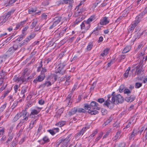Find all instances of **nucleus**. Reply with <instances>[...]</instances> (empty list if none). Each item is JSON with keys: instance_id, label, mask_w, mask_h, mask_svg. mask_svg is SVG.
<instances>
[{"instance_id": "1", "label": "nucleus", "mask_w": 147, "mask_h": 147, "mask_svg": "<svg viewBox=\"0 0 147 147\" xmlns=\"http://www.w3.org/2000/svg\"><path fill=\"white\" fill-rule=\"evenodd\" d=\"M114 93L113 92L111 95H107V99L103 104L104 106H106L110 109L113 108L114 104L122 103L123 101V98L122 96L119 94L115 96L113 95Z\"/></svg>"}, {"instance_id": "2", "label": "nucleus", "mask_w": 147, "mask_h": 147, "mask_svg": "<svg viewBox=\"0 0 147 147\" xmlns=\"http://www.w3.org/2000/svg\"><path fill=\"white\" fill-rule=\"evenodd\" d=\"M70 136H68L66 138H60L58 142L57 143L56 146H58L61 144H63L61 147H64V145L65 146L70 141Z\"/></svg>"}, {"instance_id": "3", "label": "nucleus", "mask_w": 147, "mask_h": 147, "mask_svg": "<svg viewBox=\"0 0 147 147\" xmlns=\"http://www.w3.org/2000/svg\"><path fill=\"white\" fill-rule=\"evenodd\" d=\"M58 2L59 3V5L64 4H69V9L71 10L72 7V4L74 3V1L73 0H62L59 1Z\"/></svg>"}, {"instance_id": "4", "label": "nucleus", "mask_w": 147, "mask_h": 147, "mask_svg": "<svg viewBox=\"0 0 147 147\" xmlns=\"http://www.w3.org/2000/svg\"><path fill=\"white\" fill-rule=\"evenodd\" d=\"M36 109H34L31 111V113L29 115L31 118L34 117L35 115L38 114L40 112L42 108L38 107H35Z\"/></svg>"}, {"instance_id": "5", "label": "nucleus", "mask_w": 147, "mask_h": 147, "mask_svg": "<svg viewBox=\"0 0 147 147\" xmlns=\"http://www.w3.org/2000/svg\"><path fill=\"white\" fill-rule=\"evenodd\" d=\"M90 24H89L86 21H84L80 25L82 30H84V31H87L90 27Z\"/></svg>"}, {"instance_id": "6", "label": "nucleus", "mask_w": 147, "mask_h": 147, "mask_svg": "<svg viewBox=\"0 0 147 147\" xmlns=\"http://www.w3.org/2000/svg\"><path fill=\"white\" fill-rule=\"evenodd\" d=\"M15 11V10L14 9H12L10 11L7 12L6 13H5L4 14L2 17L3 18V21H4V22L7 21L8 19L9 18L11 14L14 13Z\"/></svg>"}, {"instance_id": "7", "label": "nucleus", "mask_w": 147, "mask_h": 147, "mask_svg": "<svg viewBox=\"0 0 147 147\" xmlns=\"http://www.w3.org/2000/svg\"><path fill=\"white\" fill-rule=\"evenodd\" d=\"M35 36V34L34 33L31 34L29 36L26 37L25 39L23 41V42L22 44H20V45L23 46L25 45H26L27 43L29 42L31 40L33 39Z\"/></svg>"}, {"instance_id": "8", "label": "nucleus", "mask_w": 147, "mask_h": 147, "mask_svg": "<svg viewBox=\"0 0 147 147\" xmlns=\"http://www.w3.org/2000/svg\"><path fill=\"white\" fill-rule=\"evenodd\" d=\"M89 127L88 126H86L83 128L79 131L78 133H77L75 135V138L77 139L81 135H83L84 133L86 131L89 129Z\"/></svg>"}, {"instance_id": "9", "label": "nucleus", "mask_w": 147, "mask_h": 147, "mask_svg": "<svg viewBox=\"0 0 147 147\" xmlns=\"http://www.w3.org/2000/svg\"><path fill=\"white\" fill-rule=\"evenodd\" d=\"M89 127L88 126H86L83 128L79 131L78 133H77L75 135V138L77 139L81 135H83L84 133L86 131L89 129Z\"/></svg>"}, {"instance_id": "10", "label": "nucleus", "mask_w": 147, "mask_h": 147, "mask_svg": "<svg viewBox=\"0 0 147 147\" xmlns=\"http://www.w3.org/2000/svg\"><path fill=\"white\" fill-rule=\"evenodd\" d=\"M45 76H44L40 74L33 80V82L36 84L38 82H42L45 79Z\"/></svg>"}, {"instance_id": "11", "label": "nucleus", "mask_w": 147, "mask_h": 147, "mask_svg": "<svg viewBox=\"0 0 147 147\" xmlns=\"http://www.w3.org/2000/svg\"><path fill=\"white\" fill-rule=\"evenodd\" d=\"M57 75L56 74H52L49 76L48 78V80L53 84L57 80Z\"/></svg>"}, {"instance_id": "12", "label": "nucleus", "mask_w": 147, "mask_h": 147, "mask_svg": "<svg viewBox=\"0 0 147 147\" xmlns=\"http://www.w3.org/2000/svg\"><path fill=\"white\" fill-rule=\"evenodd\" d=\"M98 104L95 101H92L90 104V109L93 110H99L100 108L98 107Z\"/></svg>"}, {"instance_id": "13", "label": "nucleus", "mask_w": 147, "mask_h": 147, "mask_svg": "<svg viewBox=\"0 0 147 147\" xmlns=\"http://www.w3.org/2000/svg\"><path fill=\"white\" fill-rule=\"evenodd\" d=\"M135 69H136L135 73V75L136 74L138 75L140 74L142 70L140 64H138L136 65L135 66V67H134V68L131 70V72H133Z\"/></svg>"}, {"instance_id": "14", "label": "nucleus", "mask_w": 147, "mask_h": 147, "mask_svg": "<svg viewBox=\"0 0 147 147\" xmlns=\"http://www.w3.org/2000/svg\"><path fill=\"white\" fill-rule=\"evenodd\" d=\"M146 12L145 11H144L141 12L136 17V20L135 21L137 22H138V23L140 21L141 18L143 17V16L146 14Z\"/></svg>"}, {"instance_id": "15", "label": "nucleus", "mask_w": 147, "mask_h": 147, "mask_svg": "<svg viewBox=\"0 0 147 147\" xmlns=\"http://www.w3.org/2000/svg\"><path fill=\"white\" fill-rule=\"evenodd\" d=\"M27 87L26 86H23L22 88L21 93L19 96L20 98H25V93L27 92Z\"/></svg>"}, {"instance_id": "16", "label": "nucleus", "mask_w": 147, "mask_h": 147, "mask_svg": "<svg viewBox=\"0 0 147 147\" xmlns=\"http://www.w3.org/2000/svg\"><path fill=\"white\" fill-rule=\"evenodd\" d=\"M29 77H28L27 79H25L24 75H22L19 78L18 83H19L20 84H21L23 83H26Z\"/></svg>"}, {"instance_id": "17", "label": "nucleus", "mask_w": 147, "mask_h": 147, "mask_svg": "<svg viewBox=\"0 0 147 147\" xmlns=\"http://www.w3.org/2000/svg\"><path fill=\"white\" fill-rule=\"evenodd\" d=\"M109 22V20H108V18L105 17L100 20V24L101 25H106Z\"/></svg>"}, {"instance_id": "18", "label": "nucleus", "mask_w": 147, "mask_h": 147, "mask_svg": "<svg viewBox=\"0 0 147 147\" xmlns=\"http://www.w3.org/2000/svg\"><path fill=\"white\" fill-rule=\"evenodd\" d=\"M138 24V22H137L135 21L133 22L131 25L129 26V28L128 30V32H132L135 27Z\"/></svg>"}, {"instance_id": "19", "label": "nucleus", "mask_w": 147, "mask_h": 147, "mask_svg": "<svg viewBox=\"0 0 147 147\" xmlns=\"http://www.w3.org/2000/svg\"><path fill=\"white\" fill-rule=\"evenodd\" d=\"M77 10L76 11V15L77 16L81 15L83 12L84 11L85 9L84 8L79 7L78 8H77Z\"/></svg>"}, {"instance_id": "20", "label": "nucleus", "mask_w": 147, "mask_h": 147, "mask_svg": "<svg viewBox=\"0 0 147 147\" xmlns=\"http://www.w3.org/2000/svg\"><path fill=\"white\" fill-rule=\"evenodd\" d=\"M77 112V107H74L70 111L68 112V115L71 116L72 115H74Z\"/></svg>"}, {"instance_id": "21", "label": "nucleus", "mask_w": 147, "mask_h": 147, "mask_svg": "<svg viewBox=\"0 0 147 147\" xmlns=\"http://www.w3.org/2000/svg\"><path fill=\"white\" fill-rule=\"evenodd\" d=\"M135 98V97L134 96L131 95L129 97H126L125 98V100L127 102H131L134 100Z\"/></svg>"}, {"instance_id": "22", "label": "nucleus", "mask_w": 147, "mask_h": 147, "mask_svg": "<svg viewBox=\"0 0 147 147\" xmlns=\"http://www.w3.org/2000/svg\"><path fill=\"white\" fill-rule=\"evenodd\" d=\"M53 20L54 22L57 25L61 21L62 17L61 16L55 17Z\"/></svg>"}, {"instance_id": "23", "label": "nucleus", "mask_w": 147, "mask_h": 147, "mask_svg": "<svg viewBox=\"0 0 147 147\" xmlns=\"http://www.w3.org/2000/svg\"><path fill=\"white\" fill-rule=\"evenodd\" d=\"M21 113L22 114V117H23V119L26 121H27L28 119V113L26 112H24V113Z\"/></svg>"}, {"instance_id": "24", "label": "nucleus", "mask_w": 147, "mask_h": 147, "mask_svg": "<svg viewBox=\"0 0 147 147\" xmlns=\"http://www.w3.org/2000/svg\"><path fill=\"white\" fill-rule=\"evenodd\" d=\"M26 22V21H24L20 23H18L16 24V27L15 28V30H17L20 27H22V26L25 24Z\"/></svg>"}, {"instance_id": "25", "label": "nucleus", "mask_w": 147, "mask_h": 147, "mask_svg": "<svg viewBox=\"0 0 147 147\" xmlns=\"http://www.w3.org/2000/svg\"><path fill=\"white\" fill-rule=\"evenodd\" d=\"M15 51L11 47L9 48L8 51L6 52L7 56H10L12 55Z\"/></svg>"}, {"instance_id": "26", "label": "nucleus", "mask_w": 147, "mask_h": 147, "mask_svg": "<svg viewBox=\"0 0 147 147\" xmlns=\"http://www.w3.org/2000/svg\"><path fill=\"white\" fill-rule=\"evenodd\" d=\"M8 136H9V138L5 142V143L6 144H9V142H10L13 139L14 134H8Z\"/></svg>"}, {"instance_id": "27", "label": "nucleus", "mask_w": 147, "mask_h": 147, "mask_svg": "<svg viewBox=\"0 0 147 147\" xmlns=\"http://www.w3.org/2000/svg\"><path fill=\"white\" fill-rule=\"evenodd\" d=\"M131 49V46H126L122 51L123 53H125L128 52Z\"/></svg>"}, {"instance_id": "28", "label": "nucleus", "mask_w": 147, "mask_h": 147, "mask_svg": "<svg viewBox=\"0 0 147 147\" xmlns=\"http://www.w3.org/2000/svg\"><path fill=\"white\" fill-rule=\"evenodd\" d=\"M22 115L21 113H20L17 114L13 119V122H15L16 121L20 118L22 116Z\"/></svg>"}, {"instance_id": "29", "label": "nucleus", "mask_w": 147, "mask_h": 147, "mask_svg": "<svg viewBox=\"0 0 147 147\" xmlns=\"http://www.w3.org/2000/svg\"><path fill=\"white\" fill-rule=\"evenodd\" d=\"M38 22V20L37 19H34L32 20V23L30 26L31 29H33L34 28Z\"/></svg>"}, {"instance_id": "30", "label": "nucleus", "mask_w": 147, "mask_h": 147, "mask_svg": "<svg viewBox=\"0 0 147 147\" xmlns=\"http://www.w3.org/2000/svg\"><path fill=\"white\" fill-rule=\"evenodd\" d=\"M103 134V133L102 132H101L98 134V136L96 138L94 141V143L95 144L97 143L98 142L99 140L101 138Z\"/></svg>"}, {"instance_id": "31", "label": "nucleus", "mask_w": 147, "mask_h": 147, "mask_svg": "<svg viewBox=\"0 0 147 147\" xmlns=\"http://www.w3.org/2000/svg\"><path fill=\"white\" fill-rule=\"evenodd\" d=\"M23 42H22L21 43H19V44H15L13 45L12 47H11L12 48H13V49L15 51L19 47H21L22 46H20V44H22Z\"/></svg>"}, {"instance_id": "32", "label": "nucleus", "mask_w": 147, "mask_h": 147, "mask_svg": "<svg viewBox=\"0 0 147 147\" xmlns=\"http://www.w3.org/2000/svg\"><path fill=\"white\" fill-rule=\"evenodd\" d=\"M6 75V73L3 71H2L1 72H0V79H1V81L2 83L3 82V78Z\"/></svg>"}, {"instance_id": "33", "label": "nucleus", "mask_w": 147, "mask_h": 147, "mask_svg": "<svg viewBox=\"0 0 147 147\" xmlns=\"http://www.w3.org/2000/svg\"><path fill=\"white\" fill-rule=\"evenodd\" d=\"M96 110H97L96 109L95 110L92 109H91V110H89L88 111V113H90L91 115H95L97 114L98 112V111H96Z\"/></svg>"}, {"instance_id": "34", "label": "nucleus", "mask_w": 147, "mask_h": 147, "mask_svg": "<svg viewBox=\"0 0 147 147\" xmlns=\"http://www.w3.org/2000/svg\"><path fill=\"white\" fill-rule=\"evenodd\" d=\"M95 19V18L94 16H90L86 21L89 24H90V23L92 21L94 20Z\"/></svg>"}, {"instance_id": "35", "label": "nucleus", "mask_w": 147, "mask_h": 147, "mask_svg": "<svg viewBox=\"0 0 147 147\" xmlns=\"http://www.w3.org/2000/svg\"><path fill=\"white\" fill-rule=\"evenodd\" d=\"M130 69V67H129L126 71L123 74V76H124V77L125 78H127L129 72V71Z\"/></svg>"}, {"instance_id": "36", "label": "nucleus", "mask_w": 147, "mask_h": 147, "mask_svg": "<svg viewBox=\"0 0 147 147\" xmlns=\"http://www.w3.org/2000/svg\"><path fill=\"white\" fill-rule=\"evenodd\" d=\"M77 112L79 113H86L87 111L84 109L82 108H78L77 107Z\"/></svg>"}, {"instance_id": "37", "label": "nucleus", "mask_w": 147, "mask_h": 147, "mask_svg": "<svg viewBox=\"0 0 147 147\" xmlns=\"http://www.w3.org/2000/svg\"><path fill=\"white\" fill-rule=\"evenodd\" d=\"M65 123V121H61L55 124V125L58 126L59 127H61L63 126Z\"/></svg>"}, {"instance_id": "38", "label": "nucleus", "mask_w": 147, "mask_h": 147, "mask_svg": "<svg viewBox=\"0 0 147 147\" xmlns=\"http://www.w3.org/2000/svg\"><path fill=\"white\" fill-rule=\"evenodd\" d=\"M82 20V16H80L75 21L74 24H77L78 23L80 22Z\"/></svg>"}, {"instance_id": "39", "label": "nucleus", "mask_w": 147, "mask_h": 147, "mask_svg": "<svg viewBox=\"0 0 147 147\" xmlns=\"http://www.w3.org/2000/svg\"><path fill=\"white\" fill-rule=\"evenodd\" d=\"M109 49H105L103 52V53H101L100 55L103 57L106 56L108 53Z\"/></svg>"}, {"instance_id": "40", "label": "nucleus", "mask_w": 147, "mask_h": 147, "mask_svg": "<svg viewBox=\"0 0 147 147\" xmlns=\"http://www.w3.org/2000/svg\"><path fill=\"white\" fill-rule=\"evenodd\" d=\"M112 118L111 117H110L109 118L107 119L106 121H105L103 124V125L104 126H106L112 120Z\"/></svg>"}, {"instance_id": "41", "label": "nucleus", "mask_w": 147, "mask_h": 147, "mask_svg": "<svg viewBox=\"0 0 147 147\" xmlns=\"http://www.w3.org/2000/svg\"><path fill=\"white\" fill-rule=\"evenodd\" d=\"M63 109L61 108L59 109L57 112L56 115H57V117H58V116H60L61 115V114L63 112Z\"/></svg>"}, {"instance_id": "42", "label": "nucleus", "mask_w": 147, "mask_h": 147, "mask_svg": "<svg viewBox=\"0 0 147 147\" xmlns=\"http://www.w3.org/2000/svg\"><path fill=\"white\" fill-rule=\"evenodd\" d=\"M42 128V126L41 125H40L37 132L35 133V134L38 136L41 131Z\"/></svg>"}, {"instance_id": "43", "label": "nucleus", "mask_w": 147, "mask_h": 147, "mask_svg": "<svg viewBox=\"0 0 147 147\" xmlns=\"http://www.w3.org/2000/svg\"><path fill=\"white\" fill-rule=\"evenodd\" d=\"M45 85L46 87H49L51 86L52 84H53L51 81H47L44 82Z\"/></svg>"}, {"instance_id": "44", "label": "nucleus", "mask_w": 147, "mask_h": 147, "mask_svg": "<svg viewBox=\"0 0 147 147\" xmlns=\"http://www.w3.org/2000/svg\"><path fill=\"white\" fill-rule=\"evenodd\" d=\"M5 129L4 127H0V136L3 135L5 133Z\"/></svg>"}, {"instance_id": "45", "label": "nucleus", "mask_w": 147, "mask_h": 147, "mask_svg": "<svg viewBox=\"0 0 147 147\" xmlns=\"http://www.w3.org/2000/svg\"><path fill=\"white\" fill-rule=\"evenodd\" d=\"M124 17V15L122 14L116 20L115 22L117 23L120 22Z\"/></svg>"}, {"instance_id": "46", "label": "nucleus", "mask_w": 147, "mask_h": 147, "mask_svg": "<svg viewBox=\"0 0 147 147\" xmlns=\"http://www.w3.org/2000/svg\"><path fill=\"white\" fill-rule=\"evenodd\" d=\"M72 95V92L68 95L66 99V101L67 102L69 101V102H70V100L71 98Z\"/></svg>"}, {"instance_id": "47", "label": "nucleus", "mask_w": 147, "mask_h": 147, "mask_svg": "<svg viewBox=\"0 0 147 147\" xmlns=\"http://www.w3.org/2000/svg\"><path fill=\"white\" fill-rule=\"evenodd\" d=\"M42 140L45 143H47L50 141L49 139L47 136L44 137L42 139Z\"/></svg>"}, {"instance_id": "48", "label": "nucleus", "mask_w": 147, "mask_h": 147, "mask_svg": "<svg viewBox=\"0 0 147 147\" xmlns=\"http://www.w3.org/2000/svg\"><path fill=\"white\" fill-rule=\"evenodd\" d=\"M92 46L93 45L92 43L91 42L89 43L86 49L88 51L90 50L92 48Z\"/></svg>"}, {"instance_id": "49", "label": "nucleus", "mask_w": 147, "mask_h": 147, "mask_svg": "<svg viewBox=\"0 0 147 147\" xmlns=\"http://www.w3.org/2000/svg\"><path fill=\"white\" fill-rule=\"evenodd\" d=\"M36 11V9H33V8H31L29 9L28 12L29 13L31 14L35 12Z\"/></svg>"}, {"instance_id": "50", "label": "nucleus", "mask_w": 147, "mask_h": 147, "mask_svg": "<svg viewBox=\"0 0 147 147\" xmlns=\"http://www.w3.org/2000/svg\"><path fill=\"white\" fill-rule=\"evenodd\" d=\"M47 71V70L44 67H42V70L41 72V74L45 76V73Z\"/></svg>"}, {"instance_id": "51", "label": "nucleus", "mask_w": 147, "mask_h": 147, "mask_svg": "<svg viewBox=\"0 0 147 147\" xmlns=\"http://www.w3.org/2000/svg\"><path fill=\"white\" fill-rule=\"evenodd\" d=\"M142 85V84L139 82H137L135 84V88H138L141 87Z\"/></svg>"}, {"instance_id": "52", "label": "nucleus", "mask_w": 147, "mask_h": 147, "mask_svg": "<svg viewBox=\"0 0 147 147\" xmlns=\"http://www.w3.org/2000/svg\"><path fill=\"white\" fill-rule=\"evenodd\" d=\"M52 59V58H49L45 60L44 63H45L46 65H47L51 61Z\"/></svg>"}, {"instance_id": "53", "label": "nucleus", "mask_w": 147, "mask_h": 147, "mask_svg": "<svg viewBox=\"0 0 147 147\" xmlns=\"http://www.w3.org/2000/svg\"><path fill=\"white\" fill-rule=\"evenodd\" d=\"M18 102V101H17L14 102V103H13V104L11 107V108L12 109H13L17 106Z\"/></svg>"}, {"instance_id": "54", "label": "nucleus", "mask_w": 147, "mask_h": 147, "mask_svg": "<svg viewBox=\"0 0 147 147\" xmlns=\"http://www.w3.org/2000/svg\"><path fill=\"white\" fill-rule=\"evenodd\" d=\"M100 30V28H99L98 27H96V29L94 30V31H93L92 33L95 34H97L98 32V31Z\"/></svg>"}, {"instance_id": "55", "label": "nucleus", "mask_w": 147, "mask_h": 147, "mask_svg": "<svg viewBox=\"0 0 147 147\" xmlns=\"http://www.w3.org/2000/svg\"><path fill=\"white\" fill-rule=\"evenodd\" d=\"M124 85H121L119 89V92H123L124 89Z\"/></svg>"}, {"instance_id": "56", "label": "nucleus", "mask_w": 147, "mask_h": 147, "mask_svg": "<svg viewBox=\"0 0 147 147\" xmlns=\"http://www.w3.org/2000/svg\"><path fill=\"white\" fill-rule=\"evenodd\" d=\"M125 143L124 142H123L119 143L117 147H125Z\"/></svg>"}, {"instance_id": "57", "label": "nucleus", "mask_w": 147, "mask_h": 147, "mask_svg": "<svg viewBox=\"0 0 147 147\" xmlns=\"http://www.w3.org/2000/svg\"><path fill=\"white\" fill-rule=\"evenodd\" d=\"M138 132L139 131H138V130L134 129L132 133H133L134 135V136L135 137L138 134Z\"/></svg>"}, {"instance_id": "58", "label": "nucleus", "mask_w": 147, "mask_h": 147, "mask_svg": "<svg viewBox=\"0 0 147 147\" xmlns=\"http://www.w3.org/2000/svg\"><path fill=\"white\" fill-rule=\"evenodd\" d=\"M46 87L45 83L40 84L38 88L39 89H43L44 88Z\"/></svg>"}, {"instance_id": "59", "label": "nucleus", "mask_w": 147, "mask_h": 147, "mask_svg": "<svg viewBox=\"0 0 147 147\" xmlns=\"http://www.w3.org/2000/svg\"><path fill=\"white\" fill-rule=\"evenodd\" d=\"M17 0H9L8 3V5H10L12 4L15 3Z\"/></svg>"}, {"instance_id": "60", "label": "nucleus", "mask_w": 147, "mask_h": 147, "mask_svg": "<svg viewBox=\"0 0 147 147\" xmlns=\"http://www.w3.org/2000/svg\"><path fill=\"white\" fill-rule=\"evenodd\" d=\"M65 33L64 32H63L62 30L61 31L59 34H57L56 36L57 35V36H59V37H61V36H63V34H64Z\"/></svg>"}, {"instance_id": "61", "label": "nucleus", "mask_w": 147, "mask_h": 147, "mask_svg": "<svg viewBox=\"0 0 147 147\" xmlns=\"http://www.w3.org/2000/svg\"><path fill=\"white\" fill-rule=\"evenodd\" d=\"M19 88V86L18 85L16 84L15 85L14 87V89L15 93H16L17 92L18 90V89Z\"/></svg>"}, {"instance_id": "62", "label": "nucleus", "mask_w": 147, "mask_h": 147, "mask_svg": "<svg viewBox=\"0 0 147 147\" xmlns=\"http://www.w3.org/2000/svg\"><path fill=\"white\" fill-rule=\"evenodd\" d=\"M9 92V91H7L5 92L4 94H3L1 96V98H4L5 96L7 95V94Z\"/></svg>"}, {"instance_id": "63", "label": "nucleus", "mask_w": 147, "mask_h": 147, "mask_svg": "<svg viewBox=\"0 0 147 147\" xmlns=\"http://www.w3.org/2000/svg\"><path fill=\"white\" fill-rule=\"evenodd\" d=\"M141 35L140 33H137L134 36V38H135V40L137 38H139Z\"/></svg>"}, {"instance_id": "64", "label": "nucleus", "mask_w": 147, "mask_h": 147, "mask_svg": "<svg viewBox=\"0 0 147 147\" xmlns=\"http://www.w3.org/2000/svg\"><path fill=\"white\" fill-rule=\"evenodd\" d=\"M101 112L103 115H105L107 113V111L105 109H102L101 110Z\"/></svg>"}]
</instances>
